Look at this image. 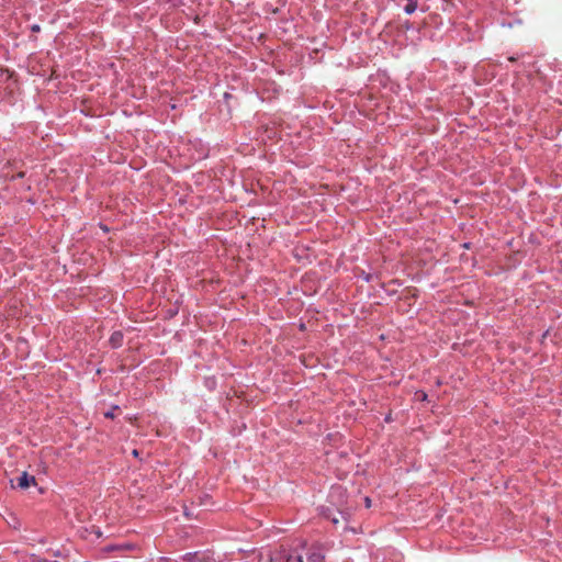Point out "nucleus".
<instances>
[{
    "instance_id": "obj_1",
    "label": "nucleus",
    "mask_w": 562,
    "mask_h": 562,
    "mask_svg": "<svg viewBox=\"0 0 562 562\" xmlns=\"http://www.w3.org/2000/svg\"><path fill=\"white\" fill-rule=\"evenodd\" d=\"M272 560L276 562H303L302 555L285 550L278 553Z\"/></svg>"
},
{
    "instance_id": "obj_2",
    "label": "nucleus",
    "mask_w": 562,
    "mask_h": 562,
    "mask_svg": "<svg viewBox=\"0 0 562 562\" xmlns=\"http://www.w3.org/2000/svg\"><path fill=\"white\" fill-rule=\"evenodd\" d=\"M36 484V480L33 475H29L27 472H23L18 479H16V486L19 488H29L30 485Z\"/></svg>"
},
{
    "instance_id": "obj_3",
    "label": "nucleus",
    "mask_w": 562,
    "mask_h": 562,
    "mask_svg": "<svg viewBox=\"0 0 562 562\" xmlns=\"http://www.w3.org/2000/svg\"><path fill=\"white\" fill-rule=\"evenodd\" d=\"M184 560L187 562H211L206 553H190Z\"/></svg>"
},
{
    "instance_id": "obj_4",
    "label": "nucleus",
    "mask_w": 562,
    "mask_h": 562,
    "mask_svg": "<svg viewBox=\"0 0 562 562\" xmlns=\"http://www.w3.org/2000/svg\"><path fill=\"white\" fill-rule=\"evenodd\" d=\"M324 555L319 549L313 548L307 554L308 562H323Z\"/></svg>"
},
{
    "instance_id": "obj_5",
    "label": "nucleus",
    "mask_w": 562,
    "mask_h": 562,
    "mask_svg": "<svg viewBox=\"0 0 562 562\" xmlns=\"http://www.w3.org/2000/svg\"><path fill=\"white\" fill-rule=\"evenodd\" d=\"M122 341H123L122 333L120 330L114 331L110 338V344L112 345V347L119 348L122 345Z\"/></svg>"
},
{
    "instance_id": "obj_6",
    "label": "nucleus",
    "mask_w": 562,
    "mask_h": 562,
    "mask_svg": "<svg viewBox=\"0 0 562 562\" xmlns=\"http://www.w3.org/2000/svg\"><path fill=\"white\" fill-rule=\"evenodd\" d=\"M417 8L416 0H409V3L405 7V12L412 14Z\"/></svg>"
},
{
    "instance_id": "obj_7",
    "label": "nucleus",
    "mask_w": 562,
    "mask_h": 562,
    "mask_svg": "<svg viewBox=\"0 0 562 562\" xmlns=\"http://www.w3.org/2000/svg\"><path fill=\"white\" fill-rule=\"evenodd\" d=\"M104 417H106V418H114V417H115L114 412H108V413H105V414H104Z\"/></svg>"
},
{
    "instance_id": "obj_8",
    "label": "nucleus",
    "mask_w": 562,
    "mask_h": 562,
    "mask_svg": "<svg viewBox=\"0 0 562 562\" xmlns=\"http://www.w3.org/2000/svg\"><path fill=\"white\" fill-rule=\"evenodd\" d=\"M364 502H366V507H367V508H370V506H371V498L366 497V498H364Z\"/></svg>"
},
{
    "instance_id": "obj_9",
    "label": "nucleus",
    "mask_w": 562,
    "mask_h": 562,
    "mask_svg": "<svg viewBox=\"0 0 562 562\" xmlns=\"http://www.w3.org/2000/svg\"><path fill=\"white\" fill-rule=\"evenodd\" d=\"M32 30H33V31H38V30H40V27H38V26H33V27H32Z\"/></svg>"
},
{
    "instance_id": "obj_10",
    "label": "nucleus",
    "mask_w": 562,
    "mask_h": 562,
    "mask_svg": "<svg viewBox=\"0 0 562 562\" xmlns=\"http://www.w3.org/2000/svg\"><path fill=\"white\" fill-rule=\"evenodd\" d=\"M509 60L514 63V60H516V57H509Z\"/></svg>"
},
{
    "instance_id": "obj_11",
    "label": "nucleus",
    "mask_w": 562,
    "mask_h": 562,
    "mask_svg": "<svg viewBox=\"0 0 562 562\" xmlns=\"http://www.w3.org/2000/svg\"><path fill=\"white\" fill-rule=\"evenodd\" d=\"M426 397H427V395H426V394L420 395V398H424V400H425Z\"/></svg>"
},
{
    "instance_id": "obj_12",
    "label": "nucleus",
    "mask_w": 562,
    "mask_h": 562,
    "mask_svg": "<svg viewBox=\"0 0 562 562\" xmlns=\"http://www.w3.org/2000/svg\"><path fill=\"white\" fill-rule=\"evenodd\" d=\"M426 397H427V395H426V394L420 395V398H424V400H425Z\"/></svg>"
},
{
    "instance_id": "obj_13",
    "label": "nucleus",
    "mask_w": 562,
    "mask_h": 562,
    "mask_svg": "<svg viewBox=\"0 0 562 562\" xmlns=\"http://www.w3.org/2000/svg\"><path fill=\"white\" fill-rule=\"evenodd\" d=\"M133 454H134L135 457H137V450H134V451H133Z\"/></svg>"
},
{
    "instance_id": "obj_14",
    "label": "nucleus",
    "mask_w": 562,
    "mask_h": 562,
    "mask_svg": "<svg viewBox=\"0 0 562 562\" xmlns=\"http://www.w3.org/2000/svg\"><path fill=\"white\" fill-rule=\"evenodd\" d=\"M86 562H89V561H86Z\"/></svg>"
}]
</instances>
